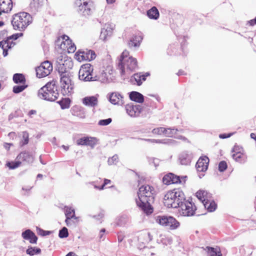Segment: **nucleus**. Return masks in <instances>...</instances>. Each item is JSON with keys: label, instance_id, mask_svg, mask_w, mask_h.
<instances>
[{"label": "nucleus", "instance_id": "1", "mask_svg": "<svg viewBox=\"0 0 256 256\" xmlns=\"http://www.w3.org/2000/svg\"><path fill=\"white\" fill-rule=\"evenodd\" d=\"M138 200L136 201L138 206L141 208L147 215L153 212L151 204L154 203L156 191L153 186L150 185H142L138 192Z\"/></svg>", "mask_w": 256, "mask_h": 256}, {"label": "nucleus", "instance_id": "2", "mask_svg": "<svg viewBox=\"0 0 256 256\" xmlns=\"http://www.w3.org/2000/svg\"><path fill=\"white\" fill-rule=\"evenodd\" d=\"M58 62L60 66H62V70H64V72H62L60 74L61 92L64 96H69L72 92L74 84H72L68 74L66 71L67 68H72V62L67 56L64 57V60L60 57L58 58Z\"/></svg>", "mask_w": 256, "mask_h": 256}, {"label": "nucleus", "instance_id": "3", "mask_svg": "<svg viewBox=\"0 0 256 256\" xmlns=\"http://www.w3.org/2000/svg\"><path fill=\"white\" fill-rule=\"evenodd\" d=\"M138 67L136 59L130 56V52L124 50L121 54L118 64V69L122 75H124L126 72H132Z\"/></svg>", "mask_w": 256, "mask_h": 256}, {"label": "nucleus", "instance_id": "4", "mask_svg": "<svg viewBox=\"0 0 256 256\" xmlns=\"http://www.w3.org/2000/svg\"><path fill=\"white\" fill-rule=\"evenodd\" d=\"M185 200V195L180 188L174 189L166 192L163 198V203L168 208H178L182 202Z\"/></svg>", "mask_w": 256, "mask_h": 256}, {"label": "nucleus", "instance_id": "5", "mask_svg": "<svg viewBox=\"0 0 256 256\" xmlns=\"http://www.w3.org/2000/svg\"><path fill=\"white\" fill-rule=\"evenodd\" d=\"M56 80H52L47 82V84L40 88L38 90V96L42 99L50 100L55 101L59 96L57 86H56Z\"/></svg>", "mask_w": 256, "mask_h": 256}, {"label": "nucleus", "instance_id": "6", "mask_svg": "<svg viewBox=\"0 0 256 256\" xmlns=\"http://www.w3.org/2000/svg\"><path fill=\"white\" fill-rule=\"evenodd\" d=\"M32 22V17L26 12H21L13 16L12 24L14 29L23 30Z\"/></svg>", "mask_w": 256, "mask_h": 256}, {"label": "nucleus", "instance_id": "7", "mask_svg": "<svg viewBox=\"0 0 256 256\" xmlns=\"http://www.w3.org/2000/svg\"><path fill=\"white\" fill-rule=\"evenodd\" d=\"M93 70V66L90 64L82 65L78 72L80 80L84 82L99 80L100 77L94 76Z\"/></svg>", "mask_w": 256, "mask_h": 256}, {"label": "nucleus", "instance_id": "8", "mask_svg": "<svg viewBox=\"0 0 256 256\" xmlns=\"http://www.w3.org/2000/svg\"><path fill=\"white\" fill-rule=\"evenodd\" d=\"M178 213L180 216H191L195 214L196 210V206L194 204L190 201L188 200L182 202L180 206L178 207Z\"/></svg>", "mask_w": 256, "mask_h": 256}, {"label": "nucleus", "instance_id": "9", "mask_svg": "<svg viewBox=\"0 0 256 256\" xmlns=\"http://www.w3.org/2000/svg\"><path fill=\"white\" fill-rule=\"evenodd\" d=\"M56 42L62 51L73 53L76 50V45L68 36L64 34L58 37Z\"/></svg>", "mask_w": 256, "mask_h": 256}, {"label": "nucleus", "instance_id": "10", "mask_svg": "<svg viewBox=\"0 0 256 256\" xmlns=\"http://www.w3.org/2000/svg\"><path fill=\"white\" fill-rule=\"evenodd\" d=\"M52 70V64L48 60L44 61L36 68V76L39 78L45 77L49 75Z\"/></svg>", "mask_w": 256, "mask_h": 256}, {"label": "nucleus", "instance_id": "11", "mask_svg": "<svg viewBox=\"0 0 256 256\" xmlns=\"http://www.w3.org/2000/svg\"><path fill=\"white\" fill-rule=\"evenodd\" d=\"M161 226L168 230H174L180 226V222L173 216H161Z\"/></svg>", "mask_w": 256, "mask_h": 256}, {"label": "nucleus", "instance_id": "12", "mask_svg": "<svg viewBox=\"0 0 256 256\" xmlns=\"http://www.w3.org/2000/svg\"><path fill=\"white\" fill-rule=\"evenodd\" d=\"M96 58V54L94 50H78L74 55V58L78 61H90Z\"/></svg>", "mask_w": 256, "mask_h": 256}, {"label": "nucleus", "instance_id": "13", "mask_svg": "<svg viewBox=\"0 0 256 256\" xmlns=\"http://www.w3.org/2000/svg\"><path fill=\"white\" fill-rule=\"evenodd\" d=\"M18 38V34H13L6 38L0 42V47L3 50V54L6 56L8 54V50L11 48L15 45L14 40H16Z\"/></svg>", "mask_w": 256, "mask_h": 256}, {"label": "nucleus", "instance_id": "14", "mask_svg": "<svg viewBox=\"0 0 256 256\" xmlns=\"http://www.w3.org/2000/svg\"><path fill=\"white\" fill-rule=\"evenodd\" d=\"M142 108L138 104H128L126 106L127 114L132 117L138 116L141 113Z\"/></svg>", "mask_w": 256, "mask_h": 256}, {"label": "nucleus", "instance_id": "15", "mask_svg": "<svg viewBox=\"0 0 256 256\" xmlns=\"http://www.w3.org/2000/svg\"><path fill=\"white\" fill-rule=\"evenodd\" d=\"M98 140L94 137L84 136L76 140V144L78 146H88L94 147L97 144Z\"/></svg>", "mask_w": 256, "mask_h": 256}, {"label": "nucleus", "instance_id": "16", "mask_svg": "<svg viewBox=\"0 0 256 256\" xmlns=\"http://www.w3.org/2000/svg\"><path fill=\"white\" fill-rule=\"evenodd\" d=\"M209 158L206 156H200L198 160L196 167L198 172H205L208 168Z\"/></svg>", "mask_w": 256, "mask_h": 256}, {"label": "nucleus", "instance_id": "17", "mask_svg": "<svg viewBox=\"0 0 256 256\" xmlns=\"http://www.w3.org/2000/svg\"><path fill=\"white\" fill-rule=\"evenodd\" d=\"M148 75V73H136L131 77L130 81L134 84L140 86L146 80V77Z\"/></svg>", "mask_w": 256, "mask_h": 256}, {"label": "nucleus", "instance_id": "18", "mask_svg": "<svg viewBox=\"0 0 256 256\" xmlns=\"http://www.w3.org/2000/svg\"><path fill=\"white\" fill-rule=\"evenodd\" d=\"M182 130H178V129L174 128H165L161 127V132L166 136L168 137H174L178 139L185 140L186 139L184 137L182 136H178L176 132H182Z\"/></svg>", "mask_w": 256, "mask_h": 256}, {"label": "nucleus", "instance_id": "19", "mask_svg": "<svg viewBox=\"0 0 256 256\" xmlns=\"http://www.w3.org/2000/svg\"><path fill=\"white\" fill-rule=\"evenodd\" d=\"M93 8V2L92 1L84 2L78 6V10L82 12L84 16L90 14Z\"/></svg>", "mask_w": 256, "mask_h": 256}, {"label": "nucleus", "instance_id": "20", "mask_svg": "<svg viewBox=\"0 0 256 256\" xmlns=\"http://www.w3.org/2000/svg\"><path fill=\"white\" fill-rule=\"evenodd\" d=\"M13 8L12 0H0V15L10 12Z\"/></svg>", "mask_w": 256, "mask_h": 256}, {"label": "nucleus", "instance_id": "21", "mask_svg": "<svg viewBox=\"0 0 256 256\" xmlns=\"http://www.w3.org/2000/svg\"><path fill=\"white\" fill-rule=\"evenodd\" d=\"M16 160L20 162V164L22 162L27 164L32 163L34 161V158L28 152H20L16 156Z\"/></svg>", "mask_w": 256, "mask_h": 256}, {"label": "nucleus", "instance_id": "22", "mask_svg": "<svg viewBox=\"0 0 256 256\" xmlns=\"http://www.w3.org/2000/svg\"><path fill=\"white\" fill-rule=\"evenodd\" d=\"M152 240L150 234L147 232H142L139 234L138 236V242L140 247L143 246L144 248V245L148 244Z\"/></svg>", "mask_w": 256, "mask_h": 256}, {"label": "nucleus", "instance_id": "23", "mask_svg": "<svg viewBox=\"0 0 256 256\" xmlns=\"http://www.w3.org/2000/svg\"><path fill=\"white\" fill-rule=\"evenodd\" d=\"M193 156L192 153L188 152H184L180 154L179 156V160L182 165H188L190 164Z\"/></svg>", "mask_w": 256, "mask_h": 256}, {"label": "nucleus", "instance_id": "24", "mask_svg": "<svg viewBox=\"0 0 256 256\" xmlns=\"http://www.w3.org/2000/svg\"><path fill=\"white\" fill-rule=\"evenodd\" d=\"M24 239L28 240L31 244H36L38 238L36 234L30 230H27L22 234Z\"/></svg>", "mask_w": 256, "mask_h": 256}, {"label": "nucleus", "instance_id": "25", "mask_svg": "<svg viewBox=\"0 0 256 256\" xmlns=\"http://www.w3.org/2000/svg\"><path fill=\"white\" fill-rule=\"evenodd\" d=\"M142 40V38L139 33L134 35L128 42V47L131 48L139 46Z\"/></svg>", "mask_w": 256, "mask_h": 256}, {"label": "nucleus", "instance_id": "26", "mask_svg": "<svg viewBox=\"0 0 256 256\" xmlns=\"http://www.w3.org/2000/svg\"><path fill=\"white\" fill-rule=\"evenodd\" d=\"M98 102V98L95 96H86L82 99L83 104L90 106H94L97 105Z\"/></svg>", "mask_w": 256, "mask_h": 256}, {"label": "nucleus", "instance_id": "27", "mask_svg": "<svg viewBox=\"0 0 256 256\" xmlns=\"http://www.w3.org/2000/svg\"><path fill=\"white\" fill-rule=\"evenodd\" d=\"M130 98L132 100L139 103L144 102V96L137 92H132L130 94Z\"/></svg>", "mask_w": 256, "mask_h": 256}, {"label": "nucleus", "instance_id": "28", "mask_svg": "<svg viewBox=\"0 0 256 256\" xmlns=\"http://www.w3.org/2000/svg\"><path fill=\"white\" fill-rule=\"evenodd\" d=\"M203 205L209 212L214 211L217 207L216 203L214 200H208L204 202Z\"/></svg>", "mask_w": 256, "mask_h": 256}, {"label": "nucleus", "instance_id": "29", "mask_svg": "<svg viewBox=\"0 0 256 256\" xmlns=\"http://www.w3.org/2000/svg\"><path fill=\"white\" fill-rule=\"evenodd\" d=\"M208 256H222L219 248L206 247Z\"/></svg>", "mask_w": 256, "mask_h": 256}, {"label": "nucleus", "instance_id": "30", "mask_svg": "<svg viewBox=\"0 0 256 256\" xmlns=\"http://www.w3.org/2000/svg\"><path fill=\"white\" fill-rule=\"evenodd\" d=\"M65 215L66 216V222L67 226H68L70 220L75 216L74 210L71 208H67L66 210Z\"/></svg>", "mask_w": 256, "mask_h": 256}, {"label": "nucleus", "instance_id": "31", "mask_svg": "<svg viewBox=\"0 0 256 256\" xmlns=\"http://www.w3.org/2000/svg\"><path fill=\"white\" fill-rule=\"evenodd\" d=\"M208 194L206 191L200 190L196 192V196L202 202V204H204V202H206L208 200Z\"/></svg>", "mask_w": 256, "mask_h": 256}, {"label": "nucleus", "instance_id": "32", "mask_svg": "<svg viewBox=\"0 0 256 256\" xmlns=\"http://www.w3.org/2000/svg\"><path fill=\"white\" fill-rule=\"evenodd\" d=\"M122 98L121 95L116 92L112 93L110 96V100L114 104H118Z\"/></svg>", "mask_w": 256, "mask_h": 256}, {"label": "nucleus", "instance_id": "33", "mask_svg": "<svg viewBox=\"0 0 256 256\" xmlns=\"http://www.w3.org/2000/svg\"><path fill=\"white\" fill-rule=\"evenodd\" d=\"M236 150H237V147L235 146L233 148L232 152H236V153L232 154V156L236 162H242V158H243L244 156H243L242 154L240 152H236Z\"/></svg>", "mask_w": 256, "mask_h": 256}, {"label": "nucleus", "instance_id": "34", "mask_svg": "<svg viewBox=\"0 0 256 256\" xmlns=\"http://www.w3.org/2000/svg\"><path fill=\"white\" fill-rule=\"evenodd\" d=\"M13 80L16 84H25L26 78L22 74H16L13 76Z\"/></svg>", "mask_w": 256, "mask_h": 256}, {"label": "nucleus", "instance_id": "35", "mask_svg": "<svg viewBox=\"0 0 256 256\" xmlns=\"http://www.w3.org/2000/svg\"><path fill=\"white\" fill-rule=\"evenodd\" d=\"M147 14L150 18L156 19L159 16V12L158 9L154 6L148 11Z\"/></svg>", "mask_w": 256, "mask_h": 256}, {"label": "nucleus", "instance_id": "36", "mask_svg": "<svg viewBox=\"0 0 256 256\" xmlns=\"http://www.w3.org/2000/svg\"><path fill=\"white\" fill-rule=\"evenodd\" d=\"M22 138L20 142V146H23L27 144L29 142V134L26 132H22Z\"/></svg>", "mask_w": 256, "mask_h": 256}, {"label": "nucleus", "instance_id": "37", "mask_svg": "<svg viewBox=\"0 0 256 256\" xmlns=\"http://www.w3.org/2000/svg\"><path fill=\"white\" fill-rule=\"evenodd\" d=\"M20 165V162L18 160H16L15 162H8L6 164V166L10 170L16 168Z\"/></svg>", "mask_w": 256, "mask_h": 256}, {"label": "nucleus", "instance_id": "38", "mask_svg": "<svg viewBox=\"0 0 256 256\" xmlns=\"http://www.w3.org/2000/svg\"><path fill=\"white\" fill-rule=\"evenodd\" d=\"M41 250L40 248H28L26 250V253L30 256H34L36 254H40Z\"/></svg>", "mask_w": 256, "mask_h": 256}, {"label": "nucleus", "instance_id": "39", "mask_svg": "<svg viewBox=\"0 0 256 256\" xmlns=\"http://www.w3.org/2000/svg\"><path fill=\"white\" fill-rule=\"evenodd\" d=\"M115 24L111 23H108L105 24L104 27L103 28L107 30L109 33V34L112 35L113 32L115 29Z\"/></svg>", "mask_w": 256, "mask_h": 256}, {"label": "nucleus", "instance_id": "40", "mask_svg": "<svg viewBox=\"0 0 256 256\" xmlns=\"http://www.w3.org/2000/svg\"><path fill=\"white\" fill-rule=\"evenodd\" d=\"M26 87L27 85L25 84H22L21 86H14L13 87L12 91L15 94H18L22 92Z\"/></svg>", "mask_w": 256, "mask_h": 256}, {"label": "nucleus", "instance_id": "41", "mask_svg": "<svg viewBox=\"0 0 256 256\" xmlns=\"http://www.w3.org/2000/svg\"><path fill=\"white\" fill-rule=\"evenodd\" d=\"M111 184V180H108V179H104V183L102 184L100 186H97L96 184H94V188L100 190H102L104 188H107L106 187V186L108 184Z\"/></svg>", "mask_w": 256, "mask_h": 256}, {"label": "nucleus", "instance_id": "42", "mask_svg": "<svg viewBox=\"0 0 256 256\" xmlns=\"http://www.w3.org/2000/svg\"><path fill=\"white\" fill-rule=\"evenodd\" d=\"M68 236V232L67 228L64 227L59 232L58 236L60 238H67Z\"/></svg>", "mask_w": 256, "mask_h": 256}, {"label": "nucleus", "instance_id": "43", "mask_svg": "<svg viewBox=\"0 0 256 256\" xmlns=\"http://www.w3.org/2000/svg\"><path fill=\"white\" fill-rule=\"evenodd\" d=\"M111 36L112 35L109 34V33L107 32V30L102 28L100 32V38L103 40H106L110 36Z\"/></svg>", "mask_w": 256, "mask_h": 256}, {"label": "nucleus", "instance_id": "44", "mask_svg": "<svg viewBox=\"0 0 256 256\" xmlns=\"http://www.w3.org/2000/svg\"><path fill=\"white\" fill-rule=\"evenodd\" d=\"M150 164L157 168L159 166L160 160L157 158H150L149 160Z\"/></svg>", "mask_w": 256, "mask_h": 256}, {"label": "nucleus", "instance_id": "45", "mask_svg": "<svg viewBox=\"0 0 256 256\" xmlns=\"http://www.w3.org/2000/svg\"><path fill=\"white\" fill-rule=\"evenodd\" d=\"M228 168L226 162L225 161H221L218 164V170L220 172H224Z\"/></svg>", "mask_w": 256, "mask_h": 256}, {"label": "nucleus", "instance_id": "46", "mask_svg": "<svg viewBox=\"0 0 256 256\" xmlns=\"http://www.w3.org/2000/svg\"><path fill=\"white\" fill-rule=\"evenodd\" d=\"M170 176H172V173H169L166 175H165L162 178V182L164 184L166 185L170 184Z\"/></svg>", "mask_w": 256, "mask_h": 256}, {"label": "nucleus", "instance_id": "47", "mask_svg": "<svg viewBox=\"0 0 256 256\" xmlns=\"http://www.w3.org/2000/svg\"><path fill=\"white\" fill-rule=\"evenodd\" d=\"M161 242L164 245L170 244L172 242V239L170 236L161 238Z\"/></svg>", "mask_w": 256, "mask_h": 256}, {"label": "nucleus", "instance_id": "48", "mask_svg": "<svg viewBox=\"0 0 256 256\" xmlns=\"http://www.w3.org/2000/svg\"><path fill=\"white\" fill-rule=\"evenodd\" d=\"M112 119L108 118L106 120H102L98 122V124L100 126H106L110 124L112 122Z\"/></svg>", "mask_w": 256, "mask_h": 256}, {"label": "nucleus", "instance_id": "49", "mask_svg": "<svg viewBox=\"0 0 256 256\" xmlns=\"http://www.w3.org/2000/svg\"><path fill=\"white\" fill-rule=\"evenodd\" d=\"M37 232L38 234L42 236H45L50 234V232L46 231L40 228L37 229Z\"/></svg>", "mask_w": 256, "mask_h": 256}, {"label": "nucleus", "instance_id": "50", "mask_svg": "<svg viewBox=\"0 0 256 256\" xmlns=\"http://www.w3.org/2000/svg\"><path fill=\"white\" fill-rule=\"evenodd\" d=\"M100 77V80H105L108 79V72H105L104 70H102V72L101 76H98Z\"/></svg>", "mask_w": 256, "mask_h": 256}, {"label": "nucleus", "instance_id": "51", "mask_svg": "<svg viewBox=\"0 0 256 256\" xmlns=\"http://www.w3.org/2000/svg\"><path fill=\"white\" fill-rule=\"evenodd\" d=\"M172 184H182V180H180V176L174 174Z\"/></svg>", "mask_w": 256, "mask_h": 256}, {"label": "nucleus", "instance_id": "52", "mask_svg": "<svg viewBox=\"0 0 256 256\" xmlns=\"http://www.w3.org/2000/svg\"><path fill=\"white\" fill-rule=\"evenodd\" d=\"M232 133H229L228 134H222L219 135V138L222 139H224L226 138H230L232 136Z\"/></svg>", "mask_w": 256, "mask_h": 256}, {"label": "nucleus", "instance_id": "53", "mask_svg": "<svg viewBox=\"0 0 256 256\" xmlns=\"http://www.w3.org/2000/svg\"><path fill=\"white\" fill-rule=\"evenodd\" d=\"M172 140L171 139L166 140V139H162L161 138L160 142H161V144H172Z\"/></svg>", "mask_w": 256, "mask_h": 256}, {"label": "nucleus", "instance_id": "54", "mask_svg": "<svg viewBox=\"0 0 256 256\" xmlns=\"http://www.w3.org/2000/svg\"><path fill=\"white\" fill-rule=\"evenodd\" d=\"M94 216L96 218V219L100 220L104 218V214L103 212H100L97 216Z\"/></svg>", "mask_w": 256, "mask_h": 256}, {"label": "nucleus", "instance_id": "55", "mask_svg": "<svg viewBox=\"0 0 256 256\" xmlns=\"http://www.w3.org/2000/svg\"><path fill=\"white\" fill-rule=\"evenodd\" d=\"M36 114V110H30L28 113V116L30 117V118H32V116L33 115H35Z\"/></svg>", "mask_w": 256, "mask_h": 256}, {"label": "nucleus", "instance_id": "56", "mask_svg": "<svg viewBox=\"0 0 256 256\" xmlns=\"http://www.w3.org/2000/svg\"><path fill=\"white\" fill-rule=\"evenodd\" d=\"M106 232V230L104 228L102 229L100 232L99 237L101 239L103 238L104 235Z\"/></svg>", "mask_w": 256, "mask_h": 256}, {"label": "nucleus", "instance_id": "57", "mask_svg": "<svg viewBox=\"0 0 256 256\" xmlns=\"http://www.w3.org/2000/svg\"><path fill=\"white\" fill-rule=\"evenodd\" d=\"M176 74L178 76L186 74L182 70H179Z\"/></svg>", "mask_w": 256, "mask_h": 256}, {"label": "nucleus", "instance_id": "58", "mask_svg": "<svg viewBox=\"0 0 256 256\" xmlns=\"http://www.w3.org/2000/svg\"><path fill=\"white\" fill-rule=\"evenodd\" d=\"M160 130L159 128H154L152 132V134H158Z\"/></svg>", "mask_w": 256, "mask_h": 256}, {"label": "nucleus", "instance_id": "59", "mask_svg": "<svg viewBox=\"0 0 256 256\" xmlns=\"http://www.w3.org/2000/svg\"><path fill=\"white\" fill-rule=\"evenodd\" d=\"M187 178V176H180V178L182 180V184L184 183L186 180V178Z\"/></svg>", "mask_w": 256, "mask_h": 256}, {"label": "nucleus", "instance_id": "60", "mask_svg": "<svg viewBox=\"0 0 256 256\" xmlns=\"http://www.w3.org/2000/svg\"><path fill=\"white\" fill-rule=\"evenodd\" d=\"M250 137L254 139L256 141V134L254 133H252L250 134Z\"/></svg>", "mask_w": 256, "mask_h": 256}, {"label": "nucleus", "instance_id": "61", "mask_svg": "<svg viewBox=\"0 0 256 256\" xmlns=\"http://www.w3.org/2000/svg\"><path fill=\"white\" fill-rule=\"evenodd\" d=\"M66 256H78L73 252H70Z\"/></svg>", "mask_w": 256, "mask_h": 256}, {"label": "nucleus", "instance_id": "62", "mask_svg": "<svg viewBox=\"0 0 256 256\" xmlns=\"http://www.w3.org/2000/svg\"><path fill=\"white\" fill-rule=\"evenodd\" d=\"M116 0H106V2L108 4H113L115 2Z\"/></svg>", "mask_w": 256, "mask_h": 256}, {"label": "nucleus", "instance_id": "63", "mask_svg": "<svg viewBox=\"0 0 256 256\" xmlns=\"http://www.w3.org/2000/svg\"><path fill=\"white\" fill-rule=\"evenodd\" d=\"M62 147L64 148V149L65 150H69V146H66L63 145L62 146Z\"/></svg>", "mask_w": 256, "mask_h": 256}, {"label": "nucleus", "instance_id": "64", "mask_svg": "<svg viewBox=\"0 0 256 256\" xmlns=\"http://www.w3.org/2000/svg\"><path fill=\"white\" fill-rule=\"evenodd\" d=\"M174 174H172V176H170V184H172V180L174 178Z\"/></svg>", "mask_w": 256, "mask_h": 256}]
</instances>
